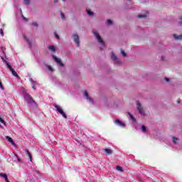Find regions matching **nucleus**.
Masks as SVG:
<instances>
[{"label": "nucleus", "mask_w": 182, "mask_h": 182, "mask_svg": "<svg viewBox=\"0 0 182 182\" xmlns=\"http://www.w3.org/2000/svg\"><path fill=\"white\" fill-rule=\"evenodd\" d=\"M23 92L24 100L27 102L28 105H30L31 106H35V105H36V102H35V100H33V98L31 97V95L26 93V90H23Z\"/></svg>", "instance_id": "f257e3e1"}, {"label": "nucleus", "mask_w": 182, "mask_h": 182, "mask_svg": "<svg viewBox=\"0 0 182 182\" xmlns=\"http://www.w3.org/2000/svg\"><path fill=\"white\" fill-rule=\"evenodd\" d=\"M93 33L96 39L97 40L98 43L101 45L100 49L101 50H103V48H105V41H103V39H102V37H100V35H99L97 32H93Z\"/></svg>", "instance_id": "f03ea898"}, {"label": "nucleus", "mask_w": 182, "mask_h": 182, "mask_svg": "<svg viewBox=\"0 0 182 182\" xmlns=\"http://www.w3.org/2000/svg\"><path fill=\"white\" fill-rule=\"evenodd\" d=\"M136 110L139 112L141 116H146V112L143 109V105L139 101H136Z\"/></svg>", "instance_id": "7ed1b4c3"}, {"label": "nucleus", "mask_w": 182, "mask_h": 182, "mask_svg": "<svg viewBox=\"0 0 182 182\" xmlns=\"http://www.w3.org/2000/svg\"><path fill=\"white\" fill-rule=\"evenodd\" d=\"M73 39L77 48H79L80 46V38H79V35H77V33L73 34Z\"/></svg>", "instance_id": "20e7f679"}, {"label": "nucleus", "mask_w": 182, "mask_h": 182, "mask_svg": "<svg viewBox=\"0 0 182 182\" xmlns=\"http://www.w3.org/2000/svg\"><path fill=\"white\" fill-rule=\"evenodd\" d=\"M54 107L57 109V111L58 112V113H60V114H62L64 119H68V116L66 115L65 112H63V109H62V107H60L59 105H55Z\"/></svg>", "instance_id": "39448f33"}, {"label": "nucleus", "mask_w": 182, "mask_h": 182, "mask_svg": "<svg viewBox=\"0 0 182 182\" xmlns=\"http://www.w3.org/2000/svg\"><path fill=\"white\" fill-rule=\"evenodd\" d=\"M53 59L56 62L58 66H60V68H63V66H65V64L62 63V60H60V58H58L55 55H53Z\"/></svg>", "instance_id": "423d86ee"}, {"label": "nucleus", "mask_w": 182, "mask_h": 182, "mask_svg": "<svg viewBox=\"0 0 182 182\" xmlns=\"http://www.w3.org/2000/svg\"><path fill=\"white\" fill-rule=\"evenodd\" d=\"M111 58L112 59V60L114 61L115 63H117V65H120L122 63V61L117 59V57L116 56V55H114V52L111 53Z\"/></svg>", "instance_id": "0eeeda50"}, {"label": "nucleus", "mask_w": 182, "mask_h": 182, "mask_svg": "<svg viewBox=\"0 0 182 182\" xmlns=\"http://www.w3.org/2000/svg\"><path fill=\"white\" fill-rule=\"evenodd\" d=\"M84 97H85L86 100L89 102V103L93 104V100L92 97H90V96H89V94L87 92V91L84 92Z\"/></svg>", "instance_id": "6e6552de"}, {"label": "nucleus", "mask_w": 182, "mask_h": 182, "mask_svg": "<svg viewBox=\"0 0 182 182\" xmlns=\"http://www.w3.org/2000/svg\"><path fill=\"white\" fill-rule=\"evenodd\" d=\"M29 81L31 82V86H32V89H33L34 90H36V85H38V82H36V81L33 80V79L32 78H29Z\"/></svg>", "instance_id": "1a4fd4ad"}, {"label": "nucleus", "mask_w": 182, "mask_h": 182, "mask_svg": "<svg viewBox=\"0 0 182 182\" xmlns=\"http://www.w3.org/2000/svg\"><path fill=\"white\" fill-rule=\"evenodd\" d=\"M23 38H24L26 42H27V43L28 45V48H32V40L27 38L26 36H23Z\"/></svg>", "instance_id": "9d476101"}, {"label": "nucleus", "mask_w": 182, "mask_h": 182, "mask_svg": "<svg viewBox=\"0 0 182 182\" xmlns=\"http://www.w3.org/2000/svg\"><path fill=\"white\" fill-rule=\"evenodd\" d=\"M114 123L117 124V126H119L120 127H124V126H126L124 123H123L122 121L119 119L115 120Z\"/></svg>", "instance_id": "9b49d317"}, {"label": "nucleus", "mask_w": 182, "mask_h": 182, "mask_svg": "<svg viewBox=\"0 0 182 182\" xmlns=\"http://www.w3.org/2000/svg\"><path fill=\"white\" fill-rule=\"evenodd\" d=\"M6 140H8V141H9V143H11L13 146H15V142L14 141V139H12V138H11V136H6Z\"/></svg>", "instance_id": "f8f14e48"}, {"label": "nucleus", "mask_w": 182, "mask_h": 182, "mask_svg": "<svg viewBox=\"0 0 182 182\" xmlns=\"http://www.w3.org/2000/svg\"><path fill=\"white\" fill-rule=\"evenodd\" d=\"M173 38L177 41H182V34L177 36L176 34H173Z\"/></svg>", "instance_id": "ddd939ff"}, {"label": "nucleus", "mask_w": 182, "mask_h": 182, "mask_svg": "<svg viewBox=\"0 0 182 182\" xmlns=\"http://www.w3.org/2000/svg\"><path fill=\"white\" fill-rule=\"evenodd\" d=\"M10 70L14 76H15L16 77H19V75H18V73H16V71L14 70V68H11Z\"/></svg>", "instance_id": "4468645a"}, {"label": "nucleus", "mask_w": 182, "mask_h": 182, "mask_svg": "<svg viewBox=\"0 0 182 182\" xmlns=\"http://www.w3.org/2000/svg\"><path fill=\"white\" fill-rule=\"evenodd\" d=\"M48 49H49L51 52H56V48H55V46H48Z\"/></svg>", "instance_id": "2eb2a0df"}, {"label": "nucleus", "mask_w": 182, "mask_h": 182, "mask_svg": "<svg viewBox=\"0 0 182 182\" xmlns=\"http://www.w3.org/2000/svg\"><path fill=\"white\" fill-rule=\"evenodd\" d=\"M178 138L176 137V136H173L172 137V141L173 143V144H177V142L178 141Z\"/></svg>", "instance_id": "dca6fc26"}, {"label": "nucleus", "mask_w": 182, "mask_h": 182, "mask_svg": "<svg viewBox=\"0 0 182 182\" xmlns=\"http://www.w3.org/2000/svg\"><path fill=\"white\" fill-rule=\"evenodd\" d=\"M141 130L143 133H147V128L144 125L141 126Z\"/></svg>", "instance_id": "f3484780"}, {"label": "nucleus", "mask_w": 182, "mask_h": 182, "mask_svg": "<svg viewBox=\"0 0 182 182\" xmlns=\"http://www.w3.org/2000/svg\"><path fill=\"white\" fill-rule=\"evenodd\" d=\"M105 153H107V154H112L113 153V151L112 149H105Z\"/></svg>", "instance_id": "a211bd4d"}, {"label": "nucleus", "mask_w": 182, "mask_h": 182, "mask_svg": "<svg viewBox=\"0 0 182 182\" xmlns=\"http://www.w3.org/2000/svg\"><path fill=\"white\" fill-rule=\"evenodd\" d=\"M128 114H129L131 120H132V122H136V118H134V117L132 114H131L130 112H128Z\"/></svg>", "instance_id": "6ab92c4d"}, {"label": "nucleus", "mask_w": 182, "mask_h": 182, "mask_svg": "<svg viewBox=\"0 0 182 182\" xmlns=\"http://www.w3.org/2000/svg\"><path fill=\"white\" fill-rule=\"evenodd\" d=\"M26 153H27V154H28L29 159H30L31 160H32V155L31 154V152H29V151H28V149H26Z\"/></svg>", "instance_id": "aec40b11"}, {"label": "nucleus", "mask_w": 182, "mask_h": 182, "mask_svg": "<svg viewBox=\"0 0 182 182\" xmlns=\"http://www.w3.org/2000/svg\"><path fill=\"white\" fill-rule=\"evenodd\" d=\"M116 168L117 171H120L121 173H123V168H122L121 166H117Z\"/></svg>", "instance_id": "412c9836"}, {"label": "nucleus", "mask_w": 182, "mask_h": 182, "mask_svg": "<svg viewBox=\"0 0 182 182\" xmlns=\"http://www.w3.org/2000/svg\"><path fill=\"white\" fill-rule=\"evenodd\" d=\"M138 18H147V16L146 14H140L138 16Z\"/></svg>", "instance_id": "4be33fe9"}, {"label": "nucleus", "mask_w": 182, "mask_h": 182, "mask_svg": "<svg viewBox=\"0 0 182 182\" xmlns=\"http://www.w3.org/2000/svg\"><path fill=\"white\" fill-rule=\"evenodd\" d=\"M107 25H113V21L112 20H110V19H108L107 21Z\"/></svg>", "instance_id": "5701e85b"}, {"label": "nucleus", "mask_w": 182, "mask_h": 182, "mask_svg": "<svg viewBox=\"0 0 182 182\" xmlns=\"http://www.w3.org/2000/svg\"><path fill=\"white\" fill-rule=\"evenodd\" d=\"M0 177H2L3 178H6V177H8V176H6V173H1Z\"/></svg>", "instance_id": "b1692460"}, {"label": "nucleus", "mask_w": 182, "mask_h": 182, "mask_svg": "<svg viewBox=\"0 0 182 182\" xmlns=\"http://www.w3.org/2000/svg\"><path fill=\"white\" fill-rule=\"evenodd\" d=\"M33 26H35L36 28H38V26H39V25L38 24V22L34 21L32 23Z\"/></svg>", "instance_id": "393cba45"}, {"label": "nucleus", "mask_w": 182, "mask_h": 182, "mask_svg": "<svg viewBox=\"0 0 182 182\" xmlns=\"http://www.w3.org/2000/svg\"><path fill=\"white\" fill-rule=\"evenodd\" d=\"M121 53L122 56H124V58H126V56H127V54L123 50H121Z\"/></svg>", "instance_id": "a878e982"}, {"label": "nucleus", "mask_w": 182, "mask_h": 182, "mask_svg": "<svg viewBox=\"0 0 182 182\" xmlns=\"http://www.w3.org/2000/svg\"><path fill=\"white\" fill-rule=\"evenodd\" d=\"M47 68L50 72H53V68L50 65H47Z\"/></svg>", "instance_id": "bb28decb"}, {"label": "nucleus", "mask_w": 182, "mask_h": 182, "mask_svg": "<svg viewBox=\"0 0 182 182\" xmlns=\"http://www.w3.org/2000/svg\"><path fill=\"white\" fill-rule=\"evenodd\" d=\"M6 65L7 68H8L9 69H10V70H11V69H12V67L11 66V65H9V63L6 62Z\"/></svg>", "instance_id": "cd10ccee"}, {"label": "nucleus", "mask_w": 182, "mask_h": 182, "mask_svg": "<svg viewBox=\"0 0 182 182\" xmlns=\"http://www.w3.org/2000/svg\"><path fill=\"white\" fill-rule=\"evenodd\" d=\"M87 15H89L90 16H93L94 13L92 12V11H87Z\"/></svg>", "instance_id": "c85d7f7f"}, {"label": "nucleus", "mask_w": 182, "mask_h": 182, "mask_svg": "<svg viewBox=\"0 0 182 182\" xmlns=\"http://www.w3.org/2000/svg\"><path fill=\"white\" fill-rule=\"evenodd\" d=\"M60 16H61V19L63 20V21H65V14H63V13H60Z\"/></svg>", "instance_id": "c756f323"}, {"label": "nucleus", "mask_w": 182, "mask_h": 182, "mask_svg": "<svg viewBox=\"0 0 182 182\" xmlns=\"http://www.w3.org/2000/svg\"><path fill=\"white\" fill-rule=\"evenodd\" d=\"M178 23H179L180 25H182V16L179 17Z\"/></svg>", "instance_id": "7c9ffc66"}, {"label": "nucleus", "mask_w": 182, "mask_h": 182, "mask_svg": "<svg viewBox=\"0 0 182 182\" xmlns=\"http://www.w3.org/2000/svg\"><path fill=\"white\" fill-rule=\"evenodd\" d=\"M0 35H1V36H4V30L2 28L0 29Z\"/></svg>", "instance_id": "2f4dec72"}, {"label": "nucleus", "mask_w": 182, "mask_h": 182, "mask_svg": "<svg viewBox=\"0 0 182 182\" xmlns=\"http://www.w3.org/2000/svg\"><path fill=\"white\" fill-rule=\"evenodd\" d=\"M54 36H55L56 39H60L59 35H58V33H54Z\"/></svg>", "instance_id": "473e14b6"}, {"label": "nucleus", "mask_w": 182, "mask_h": 182, "mask_svg": "<svg viewBox=\"0 0 182 182\" xmlns=\"http://www.w3.org/2000/svg\"><path fill=\"white\" fill-rule=\"evenodd\" d=\"M0 122L1 123H3V124H5V121L1 117H0Z\"/></svg>", "instance_id": "72a5a7b5"}, {"label": "nucleus", "mask_w": 182, "mask_h": 182, "mask_svg": "<svg viewBox=\"0 0 182 182\" xmlns=\"http://www.w3.org/2000/svg\"><path fill=\"white\" fill-rule=\"evenodd\" d=\"M26 5H29V0H23Z\"/></svg>", "instance_id": "f704fd0d"}, {"label": "nucleus", "mask_w": 182, "mask_h": 182, "mask_svg": "<svg viewBox=\"0 0 182 182\" xmlns=\"http://www.w3.org/2000/svg\"><path fill=\"white\" fill-rule=\"evenodd\" d=\"M1 59L4 63H6V62H8V61H6V60H5V58L4 57H1Z\"/></svg>", "instance_id": "c9c22d12"}, {"label": "nucleus", "mask_w": 182, "mask_h": 182, "mask_svg": "<svg viewBox=\"0 0 182 182\" xmlns=\"http://www.w3.org/2000/svg\"><path fill=\"white\" fill-rule=\"evenodd\" d=\"M23 19H24V21H26V22H28V18H26V17H23V16H22Z\"/></svg>", "instance_id": "e433bc0d"}, {"label": "nucleus", "mask_w": 182, "mask_h": 182, "mask_svg": "<svg viewBox=\"0 0 182 182\" xmlns=\"http://www.w3.org/2000/svg\"><path fill=\"white\" fill-rule=\"evenodd\" d=\"M165 80H166V82H170V79H168V78H167V77H165Z\"/></svg>", "instance_id": "4c0bfd02"}, {"label": "nucleus", "mask_w": 182, "mask_h": 182, "mask_svg": "<svg viewBox=\"0 0 182 182\" xmlns=\"http://www.w3.org/2000/svg\"><path fill=\"white\" fill-rule=\"evenodd\" d=\"M17 160H18V161H19V163H21V158H19V157L17 156Z\"/></svg>", "instance_id": "58836bf2"}, {"label": "nucleus", "mask_w": 182, "mask_h": 182, "mask_svg": "<svg viewBox=\"0 0 182 182\" xmlns=\"http://www.w3.org/2000/svg\"><path fill=\"white\" fill-rule=\"evenodd\" d=\"M4 180H5L6 182L9 181L8 180V176L6 177V178H4Z\"/></svg>", "instance_id": "ea45409f"}, {"label": "nucleus", "mask_w": 182, "mask_h": 182, "mask_svg": "<svg viewBox=\"0 0 182 182\" xmlns=\"http://www.w3.org/2000/svg\"><path fill=\"white\" fill-rule=\"evenodd\" d=\"M1 50L4 52V50H5V48L2 47Z\"/></svg>", "instance_id": "a19ab883"}, {"label": "nucleus", "mask_w": 182, "mask_h": 182, "mask_svg": "<svg viewBox=\"0 0 182 182\" xmlns=\"http://www.w3.org/2000/svg\"><path fill=\"white\" fill-rule=\"evenodd\" d=\"M54 2H58V0H54Z\"/></svg>", "instance_id": "79ce46f5"}, {"label": "nucleus", "mask_w": 182, "mask_h": 182, "mask_svg": "<svg viewBox=\"0 0 182 182\" xmlns=\"http://www.w3.org/2000/svg\"><path fill=\"white\" fill-rule=\"evenodd\" d=\"M63 2H65V1H66V0H63Z\"/></svg>", "instance_id": "37998d69"}, {"label": "nucleus", "mask_w": 182, "mask_h": 182, "mask_svg": "<svg viewBox=\"0 0 182 182\" xmlns=\"http://www.w3.org/2000/svg\"><path fill=\"white\" fill-rule=\"evenodd\" d=\"M7 182H9V181H8Z\"/></svg>", "instance_id": "c03bdc74"}]
</instances>
